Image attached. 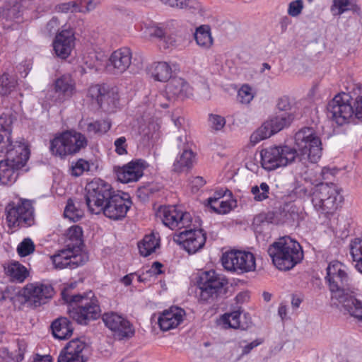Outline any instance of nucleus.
<instances>
[{"instance_id": "nucleus-1", "label": "nucleus", "mask_w": 362, "mask_h": 362, "mask_svg": "<svg viewBox=\"0 0 362 362\" xmlns=\"http://www.w3.org/2000/svg\"><path fill=\"white\" fill-rule=\"evenodd\" d=\"M295 144L271 146L261 151L262 166L272 170L298 161L304 166L307 163H316L322 156V141L311 127H304L295 134Z\"/></svg>"}, {"instance_id": "nucleus-2", "label": "nucleus", "mask_w": 362, "mask_h": 362, "mask_svg": "<svg viewBox=\"0 0 362 362\" xmlns=\"http://www.w3.org/2000/svg\"><path fill=\"white\" fill-rule=\"evenodd\" d=\"M12 119L7 115L0 116V153L6 158L0 161V185H11L16 180L18 170L24 167L29 158L30 151L21 142L11 141Z\"/></svg>"}, {"instance_id": "nucleus-3", "label": "nucleus", "mask_w": 362, "mask_h": 362, "mask_svg": "<svg viewBox=\"0 0 362 362\" xmlns=\"http://www.w3.org/2000/svg\"><path fill=\"white\" fill-rule=\"evenodd\" d=\"M62 298L69 304V317L78 324L87 325L90 321L101 316V309L98 298L93 291L83 294L70 295L66 289L61 293Z\"/></svg>"}, {"instance_id": "nucleus-4", "label": "nucleus", "mask_w": 362, "mask_h": 362, "mask_svg": "<svg viewBox=\"0 0 362 362\" xmlns=\"http://www.w3.org/2000/svg\"><path fill=\"white\" fill-rule=\"evenodd\" d=\"M343 202L344 197L334 183L320 182L315 185L311 203L319 218L324 223L328 224L335 218Z\"/></svg>"}, {"instance_id": "nucleus-5", "label": "nucleus", "mask_w": 362, "mask_h": 362, "mask_svg": "<svg viewBox=\"0 0 362 362\" xmlns=\"http://www.w3.org/2000/svg\"><path fill=\"white\" fill-rule=\"evenodd\" d=\"M267 252L274 264L281 271L293 268L303 258V252L300 244L288 236L281 238L273 243Z\"/></svg>"}, {"instance_id": "nucleus-6", "label": "nucleus", "mask_w": 362, "mask_h": 362, "mask_svg": "<svg viewBox=\"0 0 362 362\" xmlns=\"http://www.w3.org/2000/svg\"><path fill=\"white\" fill-rule=\"evenodd\" d=\"M326 270L325 279L332 292V298L342 305L356 293L352 279L346 272V266L339 261L330 262Z\"/></svg>"}, {"instance_id": "nucleus-7", "label": "nucleus", "mask_w": 362, "mask_h": 362, "mask_svg": "<svg viewBox=\"0 0 362 362\" xmlns=\"http://www.w3.org/2000/svg\"><path fill=\"white\" fill-rule=\"evenodd\" d=\"M88 145L86 137L81 133L74 130H67L57 134L49 141V149L52 156L65 158L73 156Z\"/></svg>"}, {"instance_id": "nucleus-8", "label": "nucleus", "mask_w": 362, "mask_h": 362, "mask_svg": "<svg viewBox=\"0 0 362 362\" xmlns=\"http://www.w3.org/2000/svg\"><path fill=\"white\" fill-rule=\"evenodd\" d=\"M228 280L215 270L203 272L197 280L200 289V299L204 301H213L224 298L228 291Z\"/></svg>"}, {"instance_id": "nucleus-9", "label": "nucleus", "mask_w": 362, "mask_h": 362, "mask_svg": "<svg viewBox=\"0 0 362 362\" xmlns=\"http://www.w3.org/2000/svg\"><path fill=\"white\" fill-rule=\"evenodd\" d=\"M85 200L88 211L91 214H100V209L115 193V190L108 182L95 178L88 182L86 187Z\"/></svg>"}, {"instance_id": "nucleus-10", "label": "nucleus", "mask_w": 362, "mask_h": 362, "mask_svg": "<svg viewBox=\"0 0 362 362\" xmlns=\"http://www.w3.org/2000/svg\"><path fill=\"white\" fill-rule=\"evenodd\" d=\"M352 98L346 93L337 94L327 104V117L337 125L341 126L354 117Z\"/></svg>"}, {"instance_id": "nucleus-11", "label": "nucleus", "mask_w": 362, "mask_h": 362, "mask_svg": "<svg viewBox=\"0 0 362 362\" xmlns=\"http://www.w3.org/2000/svg\"><path fill=\"white\" fill-rule=\"evenodd\" d=\"M221 262L225 269L238 274L254 271L256 267L255 257L250 252H226L222 255Z\"/></svg>"}, {"instance_id": "nucleus-12", "label": "nucleus", "mask_w": 362, "mask_h": 362, "mask_svg": "<svg viewBox=\"0 0 362 362\" xmlns=\"http://www.w3.org/2000/svg\"><path fill=\"white\" fill-rule=\"evenodd\" d=\"M54 294L51 284L33 283L27 284L15 297L21 303H29L37 308L45 304Z\"/></svg>"}, {"instance_id": "nucleus-13", "label": "nucleus", "mask_w": 362, "mask_h": 362, "mask_svg": "<svg viewBox=\"0 0 362 362\" xmlns=\"http://www.w3.org/2000/svg\"><path fill=\"white\" fill-rule=\"evenodd\" d=\"M6 219L9 228L31 226L35 223L32 203L25 200L16 206L9 204L6 207Z\"/></svg>"}, {"instance_id": "nucleus-14", "label": "nucleus", "mask_w": 362, "mask_h": 362, "mask_svg": "<svg viewBox=\"0 0 362 362\" xmlns=\"http://www.w3.org/2000/svg\"><path fill=\"white\" fill-rule=\"evenodd\" d=\"M158 214L163 224L171 229L177 227L192 229L194 224L201 223L198 217L195 218L193 221L190 213L179 211L175 206H161L158 210Z\"/></svg>"}, {"instance_id": "nucleus-15", "label": "nucleus", "mask_w": 362, "mask_h": 362, "mask_svg": "<svg viewBox=\"0 0 362 362\" xmlns=\"http://www.w3.org/2000/svg\"><path fill=\"white\" fill-rule=\"evenodd\" d=\"M132 204L131 197L127 193L115 192L111 197L105 202L104 206L100 209L107 218L118 221L124 218Z\"/></svg>"}, {"instance_id": "nucleus-16", "label": "nucleus", "mask_w": 362, "mask_h": 362, "mask_svg": "<svg viewBox=\"0 0 362 362\" xmlns=\"http://www.w3.org/2000/svg\"><path fill=\"white\" fill-rule=\"evenodd\" d=\"M141 67V61L136 59L132 61V52L127 47H122L113 52L106 65L108 71L117 74L124 73L127 69H130L131 72H134Z\"/></svg>"}, {"instance_id": "nucleus-17", "label": "nucleus", "mask_w": 362, "mask_h": 362, "mask_svg": "<svg viewBox=\"0 0 362 362\" xmlns=\"http://www.w3.org/2000/svg\"><path fill=\"white\" fill-rule=\"evenodd\" d=\"M194 225L192 229H185L174 238V240L189 254H194L203 248L206 240V233L200 228L201 223Z\"/></svg>"}, {"instance_id": "nucleus-18", "label": "nucleus", "mask_w": 362, "mask_h": 362, "mask_svg": "<svg viewBox=\"0 0 362 362\" xmlns=\"http://www.w3.org/2000/svg\"><path fill=\"white\" fill-rule=\"evenodd\" d=\"M102 319L105 326L120 340L129 339L135 334L133 325L121 315L114 312L105 313Z\"/></svg>"}, {"instance_id": "nucleus-19", "label": "nucleus", "mask_w": 362, "mask_h": 362, "mask_svg": "<svg viewBox=\"0 0 362 362\" xmlns=\"http://www.w3.org/2000/svg\"><path fill=\"white\" fill-rule=\"evenodd\" d=\"M148 163L143 159H135L122 167H115L117 180L122 183L137 182L144 175Z\"/></svg>"}, {"instance_id": "nucleus-20", "label": "nucleus", "mask_w": 362, "mask_h": 362, "mask_svg": "<svg viewBox=\"0 0 362 362\" xmlns=\"http://www.w3.org/2000/svg\"><path fill=\"white\" fill-rule=\"evenodd\" d=\"M74 40L73 29L64 28L59 32L52 43L56 55L62 59H66L74 47Z\"/></svg>"}, {"instance_id": "nucleus-21", "label": "nucleus", "mask_w": 362, "mask_h": 362, "mask_svg": "<svg viewBox=\"0 0 362 362\" xmlns=\"http://www.w3.org/2000/svg\"><path fill=\"white\" fill-rule=\"evenodd\" d=\"M54 90L56 95L54 101L62 103L70 99L76 92L74 79L69 74H64L57 78L54 83Z\"/></svg>"}, {"instance_id": "nucleus-22", "label": "nucleus", "mask_w": 362, "mask_h": 362, "mask_svg": "<svg viewBox=\"0 0 362 362\" xmlns=\"http://www.w3.org/2000/svg\"><path fill=\"white\" fill-rule=\"evenodd\" d=\"M185 315V310L177 306H171L163 310L158 320L160 329L168 331L177 327L182 322Z\"/></svg>"}, {"instance_id": "nucleus-23", "label": "nucleus", "mask_w": 362, "mask_h": 362, "mask_svg": "<svg viewBox=\"0 0 362 362\" xmlns=\"http://www.w3.org/2000/svg\"><path fill=\"white\" fill-rule=\"evenodd\" d=\"M165 94L170 101L184 100L191 94V88L182 78L174 77L166 85Z\"/></svg>"}, {"instance_id": "nucleus-24", "label": "nucleus", "mask_w": 362, "mask_h": 362, "mask_svg": "<svg viewBox=\"0 0 362 362\" xmlns=\"http://www.w3.org/2000/svg\"><path fill=\"white\" fill-rule=\"evenodd\" d=\"M244 320H241V311L240 310H234L230 313H224L221 320L225 328L240 329L247 330L252 325V322L248 314L245 313Z\"/></svg>"}, {"instance_id": "nucleus-25", "label": "nucleus", "mask_w": 362, "mask_h": 362, "mask_svg": "<svg viewBox=\"0 0 362 362\" xmlns=\"http://www.w3.org/2000/svg\"><path fill=\"white\" fill-rule=\"evenodd\" d=\"M50 327L54 337L61 340L69 338L74 331L72 323L65 317L56 319L52 322Z\"/></svg>"}, {"instance_id": "nucleus-26", "label": "nucleus", "mask_w": 362, "mask_h": 362, "mask_svg": "<svg viewBox=\"0 0 362 362\" xmlns=\"http://www.w3.org/2000/svg\"><path fill=\"white\" fill-rule=\"evenodd\" d=\"M4 270L12 281L23 282L29 275L27 268L17 261H11Z\"/></svg>"}, {"instance_id": "nucleus-27", "label": "nucleus", "mask_w": 362, "mask_h": 362, "mask_svg": "<svg viewBox=\"0 0 362 362\" xmlns=\"http://www.w3.org/2000/svg\"><path fill=\"white\" fill-rule=\"evenodd\" d=\"M194 37L197 45L203 49H209L214 44L211 28L208 25H202L197 28Z\"/></svg>"}, {"instance_id": "nucleus-28", "label": "nucleus", "mask_w": 362, "mask_h": 362, "mask_svg": "<svg viewBox=\"0 0 362 362\" xmlns=\"http://www.w3.org/2000/svg\"><path fill=\"white\" fill-rule=\"evenodd\" d=\"M151 77L157 81L166 82L171 78L172 69L165 62L153 63L149 69Z\"/></svg>"}, {"instance_id": "nucleus-29", "label": "nucleus", "mask_w": 362, "mask_h": 362, "mask_svg": "<svg viewBox=\"0 0 362 362\" xmlns=\"http://www.w3.org/2000/svg\"><path fill=\"white\" fill-rule=\"evenodd\" d=\"M294 112H276V115L269 119L273 131L276 133L283 130L284 129L290 127L294 120Z\"/></svg>"}, {"instance_id": "nucleus-30", "label": "nucleus", "mask_w": 362, "mask_h": 362, "mask_svg": "<svg viewBox=\"0 0 362 362\" xmlns=\"http://www.w3.org/2000/svg\"><path fill=\"white\" fill-rule=\"evenodd\" d=\"M194 154L191 150H184L183 152L177 157L173 165V171L181 173L188 170L193 165Z\"/></svg>"}, {"instance_id": "nucleus-31", "label": "nucleus", "mask_w": 362, "mask_h": 362, "mask_svg": "<svg viewBox=\"0 0 362 362\" xmlns=\"http://www.w3.org/2000/svg\"><path fill=\"white\" fill-rule=\"evenodd\" d=\"M159 246V238H157L153 233L145 235L142 242L138 244L139 252L141 255L144 257L149 256L151 254L155 252L156 249Z\"/></svg>"}, {"instance_id": "nucleus-32", "label": "nucleus", "mask_w": 362, "mask_h": 362, "mask_svg": "<svg viewBox=\"0 0 362 362\" xmlns=\"http://www.w3.org/2000/svg\"><path fill=\"white\" fill-rule=\"evenodd\" d=\"M163 4L172 8L188 10L192 13L202 11V5L197 0H164Z\"/></svg>"}, {"instance_id": "nucleus-33", "label": "nucleus", "mask_w": 362, "mask_h": 362, "mask_svg": "<svg viewBox=\"0 0 362 362\" xmlns=\"http://www.w3.org/2000/svg\"><path fill=\"white\" fill-rule=\"evenodd\" d=\"M69 249L70 253L68 255L69 268L72 269L79 266L83 265L87 261V257L81 254V247L77 245H71L70 243L66 245Z\"/></svg>"}, {"instance_id": "nucleus-34", "label": "nucleus", "mask_w": 362, "mask_h": 362, "mask_svg": "<svg viewBox=\"0 0 362 362\" xmlns=\"http://www.w3.org/2000/svg\"><path fill=\"white\" fill-rule=\"evenodd\" d=\"M18 83L15 74L4 72L0 76V95H8L15 90Z\"/></svg>"}, {"instance_id": "nucleus-35", "label": "nucleus", "mask_w": 362, "mask_h": 362, "mask_svg": "<svg viewBox=\"0 0 362 362\" xmlns=\"http://www.w3.org/2000/svg\"><path fill=\"white\" fill-rule=\"evenodd\" d=\"M86 347V344L85 342L78 339H76L70 341L62 351L69 356H72L76 358L86 359L83 354V351Z\"/></svg>"}, {"instance_id": "nucleus-36", "label": "nucleus", "mask_w": 362, "mask_h": 362, "mask_svg": "<svg viewBox=\"0 0 362 362\" xmlns=\"http://www.w3.org/2000/svg\"><path fill=\"white\" fill-rule=\"evenodd\" d=\"M344 310H346L351 316L356 318L358 322H362V301L356 298L354 295L349 300H346L342 304Z\"/></svg>"}, {"instance_id": "nucleus-37", "label": "nucleus", "mask_w": 362, "mask_h": 362, "mask_svg": "<svg viewBox=\"0 0 362 362\" xmlns=\"http://www.w3.org/2000/svg\"><path fill=\"white\" fill-rule=\"evenodd\" d=\"M101 105H99L100 108L105 109V110H110V109L116 107L119 102V94L116 89H106L105 88L103 93Z\"/></svg>"}, {"instance_id": "nucleus-38", "label": "nucleus", "mask_w": 362, "mask_h": 362, "mask_svg": "<svg viewBox=\"0 0 362 362\" xmlns=\"http://www.w3.org/2000/svg\"><path fill=\"white\" fill-rule=\"evenodd\" d=\"M274 134H276V132L273 131L270 122L267 120L251 134L250 141L253 144H256L260 141L267 139Z\"/></svg>"}, {"instance_id": "nucleus-39", "label": "nucleus", "mask_w": 362, "mask_h": 362, "mask_svg": "<svg viewBox=\"0 0 362 362\" xmlns=\"http://www.w3.org/2000/svg\"><path fill=\"white\" fill-rule=\"evenodd\" d=\"M274 134H276V132L273 131L270 122L267 120L251 134L250 141L253 144H256L260 141L267 139Z\"/></svg>"}, {"instance_id": "nucleus-40", "label": "nucleus", "mask_w": 362, "mask_h": 362, "mask_svg": "<svg viewBox=\"0 0 362 362\" xmlns=\"http://www.w3.org/2000/svg\"><path fill=\"white\" fill-rule=\"evenodd\" d=\"M350 254L356 262V269L362 274V240L355 238L350 243Z\"/></svg>"}, {"instance_id": "nucleus-41", "label": "nucleus", "mask_w": 362, "mask_h": 362, "mask_svg": "<svg viewBox=\"0 0 362 362\" xmlns=\"http://www.w3.org/2000/svg\"><path fill=\"white\" fill-rule=\"evenodd\" d=\"M64 216L74 222H77L83 216V211L77 207L69 199L64 211Z\"/></svg>"}, {"instance_id": "nucleus-42", "label": "nucleus", "mask_w": 362, "mask_h": 362, "mask_svg": "<svg viewBox=\"0 0 362 362\" xmlns=\"http://www.w3.org/2000/svg\"><path fill=\"white\" fill-rule=\"evenodd\" d=\"M148 35L158 39H163L165 45L164 48H168L170 46L175 45V40L173 37H168L166 39V32L161 27L158 25L152 26L148 28Z\"/></svg>"}, {"instance_id": "nucleus-43", "label": "nucleus", "mask_w": 362, "mask_h": 362, "mask_svg": "<svg viewBox=\"0 0 362 362\" xmlns=\"http://www.w3.org/2000/svg\"><path fill=\"white\" fill-rule=\"evenodd\" d=\"M274 214V212L262 213L256 215L252 221V227L256 232L261 233L262 226L268 225L273 222Z\"/></svg>"}, {"instance_id": "nucleus-44", "label": "nucleus", "mask_w": 362, "mask_h": 362, "mask_svg": "<svg viewBox=\"0 0 362 362\" xmlns=\"http://www.w3.org/2000/svg\"><path fill=\"white\" fill-rule=\"evenodd\" d=\"M70 253L69 249L62 250L59 253L50 257L52 262L56 269L69 268L68 255Z\"/></svg>"}, {"instance_id": "nucleus-45", "label": "nucleus", "mask_w": 362, "mask_h": 362, "mask_svg": "<svg viewBox=\"0 0 362 362\" xmlns=\"http://www.w3.org/2000/svg\"><path fill=\"white\" fill-rule=\"evenodd\" d=\"M111 128V124L106 121H95L87 124L86 131L88 133L105 134Z\"/></svg>"}, {"instance_id": "nucleus-46", "label": "nucleus", "mask_w": 362, "mask_h": 362, "mask_svg": "<svg viewBox=\"0 0 362 362\" xmlns=\"http://www.w3.org/2000/svg\"><path fill=\"white\" fill-rule=\"evenodd\" d=\"M269 186L266 182H262L259 186L255 185L251 188V193L256 202H262L269 198Z\"/></svg>"}, {"instance_id": "nucleus-47", "label": "nucleus", "mask_w": 362, "mask_h": 362, "mask_svg": "<svg viewBox=\"0 0 362 362\" xmlns=\"http://www.w3.org/2000/svg\"><path fill=\"white\" fill-rule=\"evenodd\" d=\"M207 121L209 128L214 132L221 131L226 124L224 117L214 113L209 115Z\"/></svg>"}, {"instance_id": "nucleus-48", "label": "nucleus", "mask_w": 362, "mask_h": 362, "mask_svg": "<svg viewBox=\"0 0 362 362\" xmlns=\"http://www.w3.org/2000/svg\"><path fill=\"white\" fill-rule=\"evenodd\" d=\"M66 235L70 241L73 243H70L71 245H77L81 247L82 245V235L83 230L79 226H73L70 227L68 230Z\"/></svg>"}, {"instance_id": "nucleus-49", "label": "nucleus", "mask_w": 362, "mask_h": 362, "mask_svg": "<svg viewBox=\"0 0 362 362\" xmlns=\"http://www.w3.org/2000/svg\"><path fill=\"white\" fill-rule=\"evenodd\" d=\"M35 244L30 238L23 240L17 247V252L20 257H26L35 251Z\"/></svg>"}, {"instance_id": "nucleus-50", "label": "nucleus", "mask_w": 362, "mask_h": 362, "mask_svg": "<svg viewBox=\"0 0 362 362\" xmlns=\"http://www.w3.org/2000/svg\"><path fill=\"white\" fill-rule=\"evenodd\" d=\"M353 6L349 0H333L331 11L334 14L341 15L346 11L353 10Z\"/></svg>"}, {"instance_id": "nucleus-51", "label": "nucleus", "mask_w": 362, "mask_h": 362, "mask_svg": "<svg viewBox=\"0 0 362 362\" xmlns=\"http://www.w3.org/2000/svg\"><path fill=\"white\" fill-rule=\"evenodd\" d=\"M78 7L75 8L76 11L80 13H88L93 11L101 3V0H78Z\"/></svg>"}, {"instance_id": "nucleus-52", "label": "nucleus", "mask_w": 362, "mask_h": 362, "mask_svg": "<svg viewBox=\"0 0 362 362\" xmlns=\"http://www.w3.org/2000/svg\"><path fill=\"white\" fill-rule=\"evenodd\" d=\"M105 88V86H100L99 84L91 86L88 90L87 96L89 97L92 100H95L98 105H101V97Z\"/></svg>"}, {"instance_id": "nucleus-53", "label": "nucleus", "mask_w": 362, "mask_h": 362, "mask_svg": "<svg viewBox=\"0 0 362 362\" xmlns=\"http://www.w3.org/2000/svg\"><path fill=\"white\" fill-rule=\"evenodd\" d=\"M315 190V185L306 187L303 185H300L295 187V193L300 198H310V200L313 197V192Z\"/></svg>"}, {"instance_id": "nucleus-54", "label": "nucleus", "mask_w": 362, "mask_h": 362, "mask_svg": "<svg viewBox=\"0 0 362 362\" xmlns=\"http://www.w3.org/2000/svg\"><path fill=\"white\" fill-rule=\"evenodd\" d=\"M238 98L244 104H248L253 98L251 88L247 85H244L238 92Z\"/></svg>"}, {"instance_id": "nucleus-55", "label": "nucleus", "mask_w": 362, "mask_h": 362, "mask_svg": "<svg viewBox=\"0 0 362 362\" xmlns=\"http://www.w3.org/2000/svg\"><path fill=\"white\" fill-rule=\"evenodd\" d=\"M303 9V0H296L288 4V14L292 17L299 16Z\"/></svg>"}, {"instance_id": "nucleus-56", "label": "nucleus", "mask_w": 362, "mask_h": 362, "mask_svg": "<svg viewBox=\"0 0 362 362\" xmlns=\"http://www.w3.org/2000/svg\"><path fill=\"white\" fill-rule=\"evenodd\" d=\"M218 206H216L214 204H206V206L210 207L214 212L219 214H226L232 209L230 204L227 201H218Z\"/></svg>"}, {"instance_id": "nucleus-57", "label": "nucleus", "mask_w": 362, "mask_h": 362, "mask_svg": "<svg viewBox=\"0 0 362 362\" xmlns=\"http://www.w3.org/2000/svg\"><path fill=\"white\" fill-rule=\"evenodd\" d=\"M2 16L4 18L8 21H14L18 19L21 16L19 6L18 5H13L8 8L4 9Z\"/></svg>"}, {"instance_id": "nucleus-58", "label": "nucleus", "mask_w": 362, "mask_h": 362, "mask_svg": "<svg viewBox=\"0 0 362 362\" xmlns=\"http://www.w3.org/2000/svg\"><path fill=\"white\" fill-rule=\"evenodd\" d=\"M276 108L279 110L278 112H293L292 111V106L290 100L287 96H283L278 99Z\"/></svg>"}, {"instance_id": "nucleus-59", "label": "nucleus", "mask_w": 362, "mask_h": 362, "mask_svg": "<svg viewBox=\"0 0 362 362\" xmlns=\"http://www.w3.org/2000/svg\"><path fill=\"white\" fill-rule=\"evenodd\" d=\"M59 19L54 16L52 17L47 23L45 27V31L48 35H52L56 34V35L59 33Z\"/></svg>"}, {"instance_id": "nucleus-60", "label": "nucleus", "mask_w": 362, "mask_h": 362, "mask_svg": "<svg viewBox=\"0 0 362 362\" xmlns=\"http://www.w3.org/2000/svg\"><path fill=\"white\" fill-rule=\"evenodd\" d=\"M126 142L127 139L124 136H120L115 141L114 145L115 147V151L117 154L124 155L127 153V144Z\"/></svg>"}, {"instance_id": "nucleus-61", "label": "nucleus", "mask_w": 362, "mask_h": 362, "mask_svg": "<svg viewBox=\"0 0 362 362\" xmlns=\"http://www.w3.org/2000/svg\"><path fill=\"white\" fill-rule=\"evenodd\" d=\"M57 7L58 11L63 13H67L69 11L76 12L75 8L78 7V1L63 3L58 5Z\"/></svg>"}, {"instance_id": "nucleus-62", "label": "nucleus", "mask_w": 362, "mask_h": 362, "mask_svg": "<svg viewBox=\"0 0 362 362\" xmlns=\"http://www.w3.org/2000/svg\"><path fill=\"white\" fill-rule=\"evenodd\" d=\"M354 117L362 121V96H358L353 105Z\"/></svg>"}, {"instance_id": "nucleus-63", "label": "nucleus", "mask_w": 362, "mask_h": 362, "mask_svg": "<svg viewBox=\"0 0 362 362\" xmlns=\"http://www.w3.org/2000/svg\"><path fill=\"white\" fill-rule=\"evenodd\" d=\"M89 170V163L88 161L83 160V159H79L74 168V170L76 171L75 175L78 176L83 173L85 170Z\"/></svg>"}, {"instance_id": "nucleus-64", "label": "nucleus", "mask_w": 362, "mask_h": 362, "mask_svg": "<svg viewBox=\"0 0 362 362\" xmlns=\"http://www.w3.org/2000/svg\"><path fill=\"white\" fill-rule=\"evenodd\" d=\"M86 359H78L61 351L57 362H86Z\"/></svg>"}]
</instances>
